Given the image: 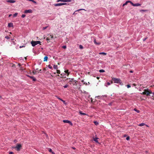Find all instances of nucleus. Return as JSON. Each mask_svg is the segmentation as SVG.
<instances>
[{
  "mask_svg": "<svg viewBox=\"0 0 154 154\" xmlns=\"http://www.w3.org/2000/svg\"><path fill=\"white\" fill-rule=\"evenodd\" d=\"M112 80L115 83H119L121 85H123V83L120 79L112 77Z\"/></svg>",
  "mask_w": 154,
  "mask_h": 154,
  "instance_id": "obj_1",
  "label": "nucleus"
},
{
  "mask_svg": "<svg viewBox=\"0 0 154 154\" xmlns=\"http://www.w3.org/2000/svg\"><path fill=\"white\" fill-rule=\"evenodd\" d=\"M152 93L151 91H149L148 89H145L144 91L143 92L142 94L144 95H146L147 96H149L150 94H152Z\"/></svg>",
  "mask_w": 154,
  "mask_h": 154,
  "instance_id": "obj_2",
  "label": "nucleus"
},
{
  "mask_svg": "<svg viewBox=\"0 0 154 154\" xmlns=\"http://www.w3.org/2000/svg\"><path fill=\"white\" fill-rule=\"evenodd\" d=\"M41 43L40 41H32L31 42V44H32V45L33 47L35 46L36 45L40 44Z\"/></svg>",
  "mask_w": 154,
  "mask_h": 154,
  "instance_id": "obj_3",
  "label": "nucleus"
},
{
  "mask_svg": "<svg viewBox=\"0 0 154 154\" xmlns=\"http://www.w3.org/2000/svg\"><path fill=\"white\" fill-rule=\"evenodd\" d=\"M21 147V145L20 144H17V146L15 147V148L17 149V150L18 151L20 150V148Z\"/></svg>",
  "mask_w": 154,
  "mask_h": 154,
  "instance_id": "obj_4",
  "label": "nucleus"
},
{
  "mask_svg": "<svg viewBox=\"0 0 154 154\" xmlns=\"http://www.w3.org/2000/svg\"><path fill=\"white\" fill-rule=\"evenodd\" d=\"M48 35V37L46 38V40L47 41L50 40L51 39H51L52 38H53V35L50 34H49Z\"/></svg>",
  "mask_w": 154,
  "mask_h": 154,
  "instance_id": "obj_5",
  "label": "nucleus"
},
{
  "mask_svg": "<svg viewBox=\"0 0 154 154\" xmlns=\"http://www.w3.org/2000/svg\"><path fill=\"white\" fill-rule=\"evenodd\" d=\"M63 122L64 123H69V124L70 125H72V123L70 121L68 120H63Z\"/></svg>",
  "mask_w": 154,
  "mask_h": 154,
  "instance_id": "obj_6",
  "label": "nucleus"
},
{
  "mask_svg": "<svg viewBox=\"0 0 154 154\" xmlns=\"http://www.w3.org/2000/svg\"><path fill=\"white\" fill-rule=\"evenodd\" d=\"M32 11L31 9H29L28 10H25L24 11V13L26 14L27 13H32Z\"/></svg>",
  "mask_w": 154,
  "mask_h": 154,
  "instance_id": "obj_7",
  "label": "nucleus"
},
{
  "mask_svg": "<svg viewBox=\"0 0 154 154\" xmlns=\"http://www.w3.org/2000/svg\"><path fill=\"white\" fill-rule=\"evenodd\" d=\"M77 81L76 80H75L73 81V82L72 83H69L70 84H72L73 85H77Z\"/></svg>",
  "mask_w": 154,
  "mask_h": 154,
  "instance_id": "obj_8",
  "label": "nucleus"
},
{
  "mask_svg": "<svg viewBox=\"0 0 154 154\" xmlns=\"http://www.w3.org/2000/svg\"><path fill=\"white\" fill-rule=\"evenodd\" d=\"M6 2H7L10 3H15L16 1L15 0H7L6 1Z\"/></svg>",
  "mask_w": 154,
  "mask_h": 154,
  "instance_id": "obj_9",
  "label": "nucleus"
},
{
  "mask_svg": "<svg viewBox=\"0 0 154 154\" xmlns=\"http://www.w3.org/2000/svg\"><path fill=\"white\" fill-rule=\"evenodd\" d=\"M54 5L55 6H60L63 5V3H60L55 4H54Z\"/></svg>",
  "mask_w": 154,
  "mask_h": 154,
  "instance_id": "obj_10",
  "label": "nucleus"
},
{
  "mask_svg": "<svg viewBox=\"0 0 154 154\" xmlns=\"http://www.w3.org/2000/svg\"><path fill=\"white\" fill-rule=\"evenodd\" d=\"M98 139L97 137H94L93 140L94 141H95L96 143H98V141L97 140V139Z\"/></svg>",
  "mask_w": 154,
  "mask_h": 154,
  "instance_id": "obj_11",
  "label": "nucleus"
},
{
  "mask_svg": "<svg viewBox=\"0 0 154 154\" xmlns=\"http://www.w3.org/2000/svg\"><path fill=\"white\" fill-rule=\"evenodd\" d=\"M8 26L9 27H13V23H8Z\"/></svg>",
  "mask_w": 154,
  "mask_h": 154,
  "instance_id": "obj_12",
  "label": "nucleus"
},
{
  "mask_svg": "<svg viewBox=\"0 0 154 154\" xmlns=\"http://www.w3.org/2000/svg\"><path fill=\"white\" fill-rule=\"evenodd\" d=\"M28 77H29L30 78L32 79V80L33 81H35L36 80V79L33 76H28Z\"/></svg>",
  "mask_w": 154,
  "mask_h": 154,
  "instance_id": "obj_13",
  "label": "nucleus"
},
{
  "mask_svg": "<svg viewBox=\"0 0 154 154\" xmlns=\"http://www.w3.org/2000/svg\"><path fill=\"white\" fill-rule=\"evenodd\" d=\"M94 43L97 45H100V44L101 43L100 42H97L96 41V40L95 39H94Z\"/></svg>",
  "mask_w": 154,
  "mask_h": 154,
  "instance_id": "obj_14",
  "label": "nucleus"
},
{
  "mask_svg": "<svg viewBox=\"0 0 154 154\" xmlns=\"http://www.w3.org/2000/svg\"><path fill=\"white\" fill-rule=\"evenodd\" d=\"M69 83H72L73 82V81L74 80V79H73V78H72V79L69 78Z\"/></svg>",
  "mask_w": 154,
  "mask_h": 154,
  "instance_id": "obj_15",
  "label": "nucleus"
},
{
  "mask_svg": "<svg viewBox=\"0 0 154 154\" xmlns=\"http://www.w3.org/2000/svg\"><path fill=\"white\" fill-rule=\"evenodd\" d=\"M48 57H47V56H45V57L44 58V61H47V60H48Z\"/></svg>",
  "mask_w": 154,
  "mask_h": 154,
  "instance_id": "obj_16",
  "label": "nucleus"
},
{
  "mask_svg": "<svg viewBox=\"0 0 154 154\" xmlns=\"http://www.w3.org/2000/svg\"><path fill=\"white\" fill-rule=\"evenodd\" d=\"M140 5H141V4H140L139 3H136V4H134V6H140Z\"/></svg>",
  "mask_w": 154,
  "mask_h": 154,
  "instance_id": "obj_17",
  "label": "nucleus"
},
{
  "mask_svg": "<svg viewBox=\"0 0 154 154\" xmlns=\"http://www.w3.org/2000/svg\"><path fill=\"white\" fill-rule=\"evenodd\" d=\"M64 72L66 73H67V76H68L69 73V70H65L64 71Z\"/></svg>",
  "mask_w": 154,
  "mask_h": 154,
  "instance_id": "obj_18",
  "label": "nucleus"
},
{
  "mask_svg": "<svg viewBox=\"0 0 154 154\" xmlns=\"http://www.w3.org/2000/svg\"><path fill=\"white\" fill-rule=\"evenodd\" d=\"M129 1H126L125 3H124V4H123V6H124L125 5H126L127 4L129 3Z\"/></svg>",
  "mask_w": 154,
  "mask_h": 154,
  "instance_id": "obj_19",
  "label": "nucleus"
},
{
  "mask_svg": "<svg viewBox=\"0 0 154 154\" xmlns=\"http://www.w3.org/2000/svg\"><path fill=\"white\" fill-rule=\"evenodd\" d=\"M53 67L55 69H58V66L57 65H54Z\"/></svg>",
  "mask_w": 154,
  "mask_h": 154,
  "instance_id": "obj_20",
  "label": "nucleus"
},
{
  "mask_svg": "<svg viewBox=\"0 0 154 154\" xmlns=\"http://www.w3.org/2000/svg\"><path fill=\"white\" fill-rule=\"evenodd\" d=\"M79 113L80 114L82 115H86V114L85 113H84L82 112V111H80L79 112Z\"/></svg>",
  "mask_w": 154,
  "mask_h": 154,
  "instance_id": "obj_21",
  "label": "nucleus"
},
{
  "mask_svg": "<svg viewBox=\"0 0 154 154\" xmlns=\"http://www.w3.org/2000/svg\"><path fill=\"white\" fill-rule=\"evenodd\" d=\"M27 1H31L35 4H36V2L33 0H26Z\"/></svg>",
  "mask_w": 154,
  "mask_h": 154,
  "instance_id": "obj_22",
  "label": "nucleus"
},
{
  "mask_svg": "<svg viewBox=\"0 0 154 154\" xmlns=\"http://www.w3.org/2000/svg\"><path fill=\"white\" fill-rule=\"evenodd\" d=\"M148 11L147 10H140V12H145Z\"/></svg>",
  "mask_w": 154,
  "mask_h": 154,
  "instance_id": "obj_23",
  "label": "nucleus"
},
{
  "mask_svg": "<svg viewBox=\"0 0 154 154\" xmlns=\"http://www.w3.org/2000/svg\"><path fill=\"white\" fill-rule=\"evenodd\" d=\"M134 110L137 113H139L140 112V111L136 108L134 109Z\"/></svg>",
  "mask_w": 154,
  "mask_h": 154,
  "instance_id": "obj_24",
  "label": "nucleus"
},
{
  "mask_svg": "<svg viewBox=\"0 0 154 154\" xmlns=\"http://www.w3.org/2000/svg\"><path fill=\"white\" fill-rule=\"evenodd\" d=\"M71 1V0H64L63 2H70Z\"/></svg>",
  "mask_w": 154,
  "mask_h": 154,
  "instance_id": "obj_25",
  "label": "nucleus"
},
{
  "mask_svg": "<svg viewBox=\"0 0 154 154\" xmlns=\"http://www.w3.org/2000/svg\"><path fill=\"white\" fill-rule=\"evenodd\" d=\"M145 124L144 123H142L140 124H139L138 125L140 126H142L144 125Z\"/></svg>",
  "mask_w": 154,
  "mask_h": 154,
  "instance_id": "obj_26",
  "label": "nucleus"
},
{
  "mask_svg": "<svg viewBox=\"0 0 154 154\" xmlns=\"http://www.w3.org/2000/svg\"><path fill=\"white\" fill-rule=\"evenodd\" d=\"M100 54H103L104 55H106V53L104 52H101L99 53Z\"/></svg>",
  "mask_w": 154,
  "mask_h": 154,
  "instance_id": "obj_27",
  "label": "nucleus"
},
{
  "mask_svg": "<svg viewBox=\"0 0 154 154\" xmlns=\"http://www.w3.org/2000/svg\"><path fill=\"white\" fill-rule=\"evenodd\" d=\"M17 14L18 13H16L13 15V17H15L17 16Z\"/></svg>",
  "mask_w": 154,
  "mask_h": 154,
  "instance_id": "obj_28",
  "label": "nucleus"
},
{
  "mask_svg": "<svg viewBox=\"0 0 154 154\" xmlns=\"http://www.w3.org/2000/svg\"><path fill=\"white\" fill-rule=\"evenodd\" d=\"M100 72H105V71L103 69H100L99 71Z\"/></svg>",
  "mask_w": 154,
  "mask_h": 154,
  "instance_id": "obj_29",
  "label": "nucleus"
},
{
  "mask_svg": "<svg viewBox=\"0 0 154 154\" xmlns=\"http://www.w3.org/2000/svg\"><path fill=\"white\" fill-rule=\"evenodd\" d=\"M129 3H130L131 4V5H132V6H134V4L132 2H131V1H129Z\"/></svg>",
  "mask_w": 154,
  "mask_h": 154,
  "instance_id": "obj_30",
  "label": "nucleus"
},
{
  "mask_svg": "<svg viewBox=\"0 0 154 154\" xmlns=\"http://www.w3.org/2000/svg\"><path fill=\"white\" fill-rule=\"evenodd\" d=\"M129 3H130L131 4V5H132V6H134V4L132 2H131V1H129Z\"/></svg>",
  "mask_w": 154,
  "mask_h": 154,
  "instance_id": "obj_31",
  "label": "nucleus"
},
{
  "mask_svg": "<svg viewBox=\"0 0 154 154\" xmlns=\"http://www.w3.org/2000/svg\"><path fill=\"white\" fill-rule=\"evenodd\" d=\"M94 124L96 125H97L99 124L98 123L97 121L94 122Z\"/></svg>",
  "mask_w": 154,
  "mask_h": 154,
  "instance_id": "obj_32",
  "label": "nucleus"
},
{
  "mask_svg": "<svg viewBox=\"0 0 154 154\" xmlns=\"http://www.w3.org/2000/svg\"><path fill=\"white\" fill-rule=\"evenodd\" d=\"M79 48L80 49H82L83 48V46L81 45H80L79 46Z\"/></svg>",
  "mask_w": 154,
  "mask_h": 154,
  "instance_id": "obj_33",
  "label": "nucleus"
},
{
  "mask_svg": "<svg viewBox=\"0 0 154 154\" xmlns=\"http://www.w3.org/2000/svg\"><path fill=\"white\" fill-rule=\"evenodd\" d=\"M48 67L50 69H52V67L50 65H49L48 66Z\"/></svg>",
  "mask_w": 154,
  "mask_h": 154,
  "instance_id": "obj_34",
  "label": "nucleus"
},
{
  "mask_svg": "<svg viewBox=\"0 0 154 154\" xmlns=\"http://www.w3.org/2000/svg\"><path fill=\"white\" fill-rule=\"evenodd\" d=\"M68 87V85H66L64 86H63V87L64 88H67Z\"/></svg>",
  "mask_w": 154,
  "mask_h": 154,
  "instance_id": "obj_35",
  "label": "nucleus"
},
{
  "mask_svg": "<svg viewBox=\"0 0 154 154\" xmlns=\"http://www.w3.org/2000/svg\"><path fill=\"white\" fill-rule=\"evenodd\" d=\"M57 72L58 74H60V70H57Z\"/></svg>",
  "mask_w": 154,
  "mask_h": 154,
  "instance_id": "obj_36",
  "label": "nucleus"
},
{
  "mask_svg": "<svg viewBox=\"0 0 154 154\" xmlns=\"http://www.w3.org/2000/svg\"><path fill=\"white\" fill-rule=\"evenodd\" d=\"M5 38L7 39H8L10 38L8 36H6Z\"/></svg>",
  "mask_w": 154,
  "mask_h": 154,
  "instance_id": "obj_37",
  "label": "nucleus"
},
{
  "mask_svg": "<svg viewBox=\"0 0 154 154\" xmlns=\"http://www.w3.org/2000/svg\"><path fill=\"white\" fill-rule=\"evenodd\" d=\"M36 71H35V70H34V71H33V72H32V73H33V74L34 75H35V74H36Z\"/></svg>",
  "mask_w": 154,
  "mask_h": 154,
  "instance_id": "obj_38",
  "label": "nucleus"
},
{
  "mask_svg": "<svg viewBox=\"0 0 154 154\" xmlns=\"http://www.w3.org/2000/svg\"><path fill=\"white\" fill-rule=\"evenodd\" d=\"M64 0H57V2H64Z\"/></svg>",
  "mask_w": 154,
  "mask_h": 154,
  "instance_id": "obj_39",
  "label": "nucleus"
},
{
  "mask_svg": "<svg viewBox=\"0 0 154 154\" xmlns=\"http://www.w3.org/2000/svg\"><path fill=\"white\" fill-rule=\"evenodd\" d=\"M48 151H49V152H52V150L51 149H48Z\"/></svg>",
  "mask_w": 154,
  "mask_h": 154,
  "instance_id": "obj_40",
  "label": "nucleus"
},
{
  "mask_svg": "<svg viewBox=\"0 0 154 154\" xmlns=\"http://www.w3.org/2000/svg\"><path fill=\"white\" fill-rule=\"evenodd\" d=\"M48 27V26H45V27H43V30H45V29H46Z\"/></svg>",
  "mask_w": 154,
  "mask_h": 154,
  "instance_id": "obj_41",
  "label": "nucleus"
},
{
  "mask_svg": "<svg viewBox=\"0 0 154 154\" xmlns=\"http://www.w3.org/2000/svg\"><path fill=\"white\" fill-rule=\"evenodd\" d=\"M26 16V15L24 14H23L22 15V17L23 18H24Z\"/></svg>",
  "mask_w": 154,
  "mask_h": 154,
  "instance_id": "obj_42",
  "label": "nucleus"
},
{
  "mask_svg": "<svg viewBox=\"0 0 154 154\" xmlns=\"http://www.w3.org/2000/svg\"><path fill=\"white\" fill-rule=\"evenodd\" d=\"M62 48L64 49H66V45H64L62 47Z\"/></svg>",
  "mask_w": 154,
  "mask_h": 154,
  "instance_id": "obj_43",
  "label": "nucleus"
},
{
  "mask_svg": "<svg viewBox=\"0 0 154 154\" xmlns=\"http://www.w3.org/2000/svg\"><path fill=\"white\" fill-rule=\"evenodd\" d=\"M127 86L128 88L131 87V85H127Z\"/></svg>",
  "mask_w": 154,
  "mask_h": 154,
  "instance_id": "obj_44",
  "label": "nucleus"
},
{
  "mask_svg": "<svg viewBox=\"0 0 154 154\" xmlns=\"http://www.w3.org/2000/svg\"><path fill=\"white\" fill-rule=\"evenodd\" d=\"M126 139L128 140H129L130 139V137H126Z\"/></svg>",
  "mask_w": 154,
  "mask_h": 154,
  "instance_id": "obj_45",
  "label": "nucleus"
},
{
  "mask_svg": "<svg viewBox=\"0 0 154 154\" xmlns=\"http://www.w3.org/2000/svg\"><path fill=\"white\" fill-rule=\"evenodd\" d=\"M58 99L60 100H61L63 102H64L65 101L63 100L62 99H61L60 98H58Z\"/></svg>",
  "mask_w": 154,
  "mask_h": 154,
  "instance_id": "obj_46",
  "label": "nucleus"
},
{
  "mask_svg": "<svg viewBox=\"0 0 154 154\" xmlns=\"http://www.w3.org/2000/svg\"><path fill=\"white\" fill-rule=\"evenodd\" d=\"M25 47V45H24L23 46H20V48H23V47Z\"/></svg>",
  "mask_w": 154,
  "mask_h": 154,
  "instance_id": "obj_47",
  "label": "nucleus"
},
{
  "mask_svg": "<svg viewBox=\"0 0 154 154\" xmlns=\"http://www.w3.org/2000/svg\"><path fill=\"white\" fill-rule=\"evenodd\" d=\"M9 154H14V153H13V152H9Z\"/></svg>",
  "mask_w": 154,
  "mask_h": 154,
  "instance_id": "obj_48",
  "label": "nucleus"
},
{
  "mask_svg": "<svg viewBox=\"0 0 154 154\" xmlns=\"http://www.w3.org/2000/svg\"><path fill=\"white\" fill-rule=\"evenodd\" d=\"M85 10V9H80L78 10L77 11H81V10Z\"/></svg>",
  "mask_w": 154,
  "mask_h": 154,
  "instance_id": "obj_49",
  "label": "nucleus"
},
{
  "mask_svg": "<svg viewBox=\"0 0 154 154\" xmlns=\"http://www.w3.org/2000/svg\"><path fill=\"white\" fill-rule=\"evenodd\" d=\"M146 39H147L146 38H145L144 39H143V41H145L146 40Z\"/></svg>",
  "mask_w": 154,
  "mask_h": 154,
  "instance_id": "obj_50",
  "label": "nucleus"
},
{
  "mask_svg": "<svg viewBox=\"0 0 154 154\" xmlns=\"http://www.w3.org/2000/svg\"><path fill=\"white\" fill-rule=\"evenodd\" d=\"M107 84L108 85H110V83L109 82H107Z\"/></svg>",
  "mask_w": 154,
  "mask_h": 154,
  "instance_id": "obj_51",
  "label": "nucleus"
},
{
  "mask_svg": "<svg viewBox=\"0 0 154 154\" xmlns=\"http://www.w3.org/2000/svg\"><path fill=\"white\" fill-rule=\"evenodd\" d=\"M63 5H65L67 4L66 3H63Z\"/></svg>",
  "mask_w": 154,
  "mask_h": 154,
  "instance_id": "obj_52",
  "label": "nucleus"
},
{
  "mask_svg": "<svg viewBox=\"0 0 154 154\" xmlns=\"http://www.w3.org/2000/svg\"><path fill=\"white\" fill-rule=\"evenodd\" d=\"M18 65H19V66H21V64L20 63H19V64H18Z\"/></svg>",
  "mask_w": 154,
  "mask_h": 154,
  "instance_id": "obj_53",
  "label": "nucleus"
},
{
  "mask_svg": "<svg viewBox=\"0 0 154 154\" xmlns=\"http://www.w3.org/2000/svg\"><path fill=\"white\" fill-rule=\"evenodd\" d=\"M97 79H98H98H100V77H97Z\"/></svg>",
  "mask_w": 154,
  "mask_h": 154,
  "instance_id": "obj_54",
  "label": "nucleus"
},
{
  "mask_svg": "<svg viewBox=\"0 0 154 154\" xmlns=\"http://www.w3.org/2000/svg\"><path fill=\"white\" fill-rule=\"evenodd\" d=\"M20 69H21V70H23V68L22 67H20Z\"/></svg>",
  "mask_w": 154,
  "mask_h": 154,
  "instance_id": "obj_55",
  "label": "nucleus"
},
{
  "mask_svg": "<svg viewBox=\"0 0 154 154\" xmlns=\"http://www.w3.org/2000/svg\"><path fill=\"white\" fill-rule=\"evenodd\" d=\"M130 72H131V73H133V71H132V70H131V71H130Z\"/></svg>",
  "mask_w": 154,
  "mask_h": 154,
  "instance_id": "obj_56",
  "label": "nucleus"
},
{
  "mask_svg": "<svg viewBox=\"0 0 154 154\" xmlns=\"http://www.w3.org/2000/svg\"><path fill=\"white\" fill-rule=\"evenodd\" d=\"M84 84H85L86 85H87V83H86L85 82H84Z\"/></svg>",
  "mask_w": 154,
  "mask_h": 154,
  "instance_id": "obj_57",
  "label": "nucleus"
},
{
  "mask_svg": "<svg viewBox=\"0 0 154 154\" xmlns=\"http://www.w3.org/2000/svg\"><path fill=\"white\" fill-rule=\"evenodd\" d=\"M82 82H83V83H84V82H84V80H82Z\"/></svg>",
  "mask_w": 154,
  "mask_h": 154,
  "instance_id": "obj_58",
  "label": "nucleus"
},
{
  "mask_svg": "<svg viewBox=\"0 0 154 154\" xmlns=\"http://www.w3.org/2000/svg\"><path fill=\"white\" fill-rule=\"evenodd\" d=\"M51 153H52L53 154H55V153L54 152H52Z\"/></svg>",
  "mask_w": 154,
  "mask_h": 154,
  "instance_id": "obj_59",
  "label": "nucleus"
},
{
  "mask_svg": "<svg viewBox=\"0 0 154 154\" xmlns=\"http://www.w3.org/2000/svg\"><path fill=\"white\" fill-rule=\"evenodd\" d=\"M60 75L62 76V77H63V75L62 74H61Z\"/></svg>",
  "mask_w": 154,
  "mask_h": 154,
  "instance_id": "obj_60",
  "label": "nucleus"
},
{
  "mask_svg": "<svg viewBox=\"0 0 154 154\" xmlns=\"http://www.w3.org/2000/svg\"><path fill=\"white\" fill-rule=\"evenodd\" d=\"M11 15H11V14L9 15V17H11Z\"/></svg>",
  "mask_w": 154,
  "mask_h": 154,
  "instance_id": "obj_61",
  "label": "nucleus"
},
{
  "mask_svg": "<svg viewBox=\"0 0 154 154\" xmlns=\"http://www.w3.org/2000/svg\"><path fill=\"white\" fill-rule=\"evenodd\" d=\"M90 84V82H88V84H87V85H89V84Z\"/></svg>",
  "mask_w": 154,
  "mask_h": 154,
  "instance_id": "obj_62",
  "label": "nucleus"
},
{
  "mask_svg": "<svg viewBox=\"0 0 154 154\" xmlns=\"http://www.w3.org/2000/svg\"><path fill=\"white\" fill-rule=\"evenodd\" d=\"M113 83L112 81H111V83L112 84Z\"/></svg>",
  "mask_w": 154,
  "mask_h": 154,
  "instance_id": "obj_63",
  "label": "nucleus"
},
{
  "mask_svg": "<svg viewBox=\"0 0 154 154\" xmlns=\"http://www.w3.org/2000/svg\"><path fill=\"white\" fill-rule=\"evenodd\" d=\"M25 59L26 60V59H27L26 57H25Z\"/></svg>",
  "mask_w": 154,
  "mask_h": 154,
  "instance_id": "obj_64",
  "label": "nucleus"
}]
</instances>
